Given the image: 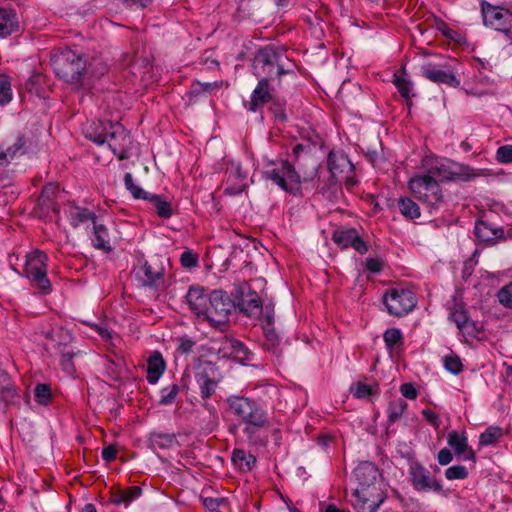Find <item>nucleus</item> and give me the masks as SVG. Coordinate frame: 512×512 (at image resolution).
Listing matches in <instances>:
<instances>
[{
	"instance_id": "58",
	"label": "nucleus",
	"mask_w": 512,
	"mask_h": 512,
	"mask_svg": "<svg viewBox=\"0 0 512 512\" xmlns=\"http://www.w3.org/2000/svg\"><path fill=\"white\" fill-rule=\"evenodd\" d=\"M453 459L452 453L449 449L443 448L438 452L437 460L440 465H448Z\"/></svg>"
},
{
	"instance_id": "2",
	"label": "nucleus",
	"mask_w": 512,
	"mask_h": 512,
	"mask_svg": "<svg viewBox=\"0 0 512 512\" xmlns=\"http://www.w3.org/2000/svg\"><path fill=\"white\" fill-rule=\"evenodd\" d=\"M304 165L300 159H297V169L288 161L272 163L265 171L263 177L270 180L284 191L293 192L298 190L302 182H308L314 179L317 174V165L310 156L304 158Z\"/></svg>"
},
{
	"instance_id": "45",
	"label": "nucleus",
	"mask_w": 512,
	"mask_h": 512,
	"mask_svg": "<svg viewBox=\"0 0 512 512\" xmlns=\"http://www.w3.org/2000/svg\"><path fill=\"white\" fill-rule=\"evenodd\" d=\"M11 83L7 76H0V105H6L12 100Z\"/></svg>"
},
{
	"instance_id": "40",
	"label": "nucleus",
	"mask_w": 512,
	"mask_h": 512,
	"mask_svg": "<svg viewBox=\"0 0 512 512\" xmlns=\"http://www.w3.org/2000/svg\"><path fill=\"white\" fill-rule=\"evenodd\" d=\"M394 85L398 89L400 95L406 99L407 104H411L410 96H411V90H412V82L405 78L403 75L400 74H394Z\"/></svg>"
},
{
	"instance_id": "49",
	"label": "nucleus",
	"mask_w": 512,
	"mask_h": 512,
	"mask_svg": "<svg viewBox=\"0 0 512 512\" xmlns=\"http://www.w3.org/2000/svg\"><path fill=\"white\" fill-rule=\"evenodd\" d=\"M468 476V471L463 465H455L446 469L445 477L448 480L465 479Z\"/></svg>"
},
{
	"instance_id": "47",
	"label": "nucleus",
	"mask_w": 512,
	"mask_h": 512,
	"mask_svg": "<svg viewBox=\"0 0 512 512\" xmlns=\"http://www.w3.org/2000/svg\"><path fill=\"white\" fill-rule=\"evenodd\" d=\"M443 362L446 370L453 374H459L463 369L462 362L456 355L450 354L445 356Z\"/></svg>"
},
{
	"instance_id": "48",
	"label": "nucleus",
	"mask_w": 512,
	"mask_h": 512,
	"mask_svg": "<svg viewBox=\"0 0 512 512\" xmlns=\"http://www.w3.org/2000/svg\"><path fill=\"white\" fill-rule=\"evenodd\" d=\"M178 386L175 384H172L170 386H167L161 390V396H160V404L162 405H168L174 402L177 394H178Z\"/></svg>"
},
{
	"instance_id": "1",
	"label": "nucleus",
	"mask_w": 512,
	"mask_h": 512,
	"mask_svg": "<svg viewBox=\"0 0 512 512\" xmlns=\"http://www.w3.org/2000/svg\"><path fill=\"white\" fill-rule=\"evenodd\" d=\"M355 477L358 486L354 490V509L358 512H376L386 499L377 466L373 462H362L355 469Z\"/></svg>"
},
{
	"instance_id": "13",
	"label": "nucleus",
	"mask_w": 512,
	"mask_h": 512,
	"mask_svg": "<svg viewBox=\"0 0 512 512\" xmlns=\"http://www.w3.org/2000/svg\"><path fill=\"white\" fill-rule=\"evenodd\" d=\"M114 155L120 160L128 157V151L131 148L132 140L127 130L118 122L110 126L107 141L105 142Z\"/></svg>"
},
{
	"instance_id": "22",
	"label": "nucleus",
	"mask_w": 512,
	"mask_h": 512,
	"mask_svg": "<svg viewBox=\"0 0 512 512\" xmlns=\"http://www.w3.org/2000/svg\"><path fill=\"white\" fill-rule=\"evenodd\" d=\"M271 94L269 84L265 79H259V82L252 92L248 109L255 112L259 107L269 102Z\"/></svg>"
},
{
	"instance_id": "34",
	"label": "nucleus",
	"mask_w": 512,
	"mask_h": 512,
	"mask_svg": "<svg viewBox=\"0 0 512 512\" xmlns=\"http://www.w3.org/2000/svg\"><path fill=\"white\" fill-rule=\"evenodd\" d=\"M398 207L401 214L407 219H416L421 215L417 203L408 197H401L398 200Z\"/></svg>"
},
{
	"instance_id": "11",
	"label": "nucleus",
	"mask_w": 512,
	"mask_h": 512,
	"mask_svg": "<svg viewBox=\"0 0 512 512\" xmlns=\"http://www.w3.org/2000/svg\"><path fill=\"white\" fill-rule=\"evenodd\" d=\"M481 12L486 26L503 32L512 39V11L487 2L481 3Z\"/></svg>"
},
{
	"instance_id": "23",
	"label": "nucleus",
	"mask_w": 512,
	"mask_h": 512,
	"mask_svg": "<svg viewBox=\"0 0 512 512\" xmlns=\"http://www.w3.org/2000/svg\"><path fill=\"white\" fill-rule=\"evenodd\" d=\"M93 233L91 237L92 244L95 248L109 252L112 250L110 237L107 228L97 219L93 221Z\"/></svg>"
},
{
	"instance_id": "9",
	"label": "nucleus",
	"mask_w": 512,
	"mask_h": 512,
	"mask_svg": "<svg viewBox=\"0 0 512 512\" xmlns=\"http://www.w3.org/2000/svg\"><path fill=\"white\" fill-rule=\"evenodd\" d=\"M47 256L41 251H33L26 256L24 264V275L33 281L42 293H49L51 290L50 281L46 276Z\"/></svg>"
},
{
	"instance_id": "32",
	"label": "nucleus",
	"mask_w": 512,
	"mask_h": 512,
	"mask_svg": "<svg viewBox=\"0 0 512 512\" xmlns=\"http://www.w3.org/2000/svg\"><path fill=\"white\" fill-rule=\"evenodd\" d=\"M351 165L347 155L341 151H332L328 156V167L333 175L340 173L346 166Z\"/></svg>"
},
{
	"instance_id": "27",
	"label": "nucleus",
	"mask_w": 512,
	"mask_h": 512,
	"mask_svg": "<svg viewBox=\"0 0 512 512\" xmlns=\"http://www.w3.org/2000/svg\"><path fill=\"white\" fill-rule=\"evenodd\" d=\"M474 233L476 237L482 242H491L498 237H501L503 231L491 227L486 221L479 220L475 224Z\"/></svg>"
},
{
	"instance_id": "44",
	"label": "nucleus",
	"mask_w": 512,
	"mask_h": 512,
	"mask_svg": "<svg viewBox=\"0 0 512 512\" xmlns=\"http://www.w3.org/2000/svg\"><path fill=\"white\" fill-rule=\"evenodd\" d=\"M141 494V489L138 487H131L126 491H123L116 495L113 499L115 504L128 505L131 501L137 499Z\"/></svg>"
},
{
	"instance_id": "26",
	"label": "nucleus",
	"mask_w": 512,
	"mask_h": 512,
	"mask_svg": "<svg viewBox=\"0 0 512 512\" xmlns=\"http://www.w3.org/2000/svg\"><path fill=\"white\" fill-rule=\"evenodd\" d=\"M359 266V276L367 274V278H369L370 275L379 274L383 270L385 262L377 255H369L365 259L360 260Z\"/></svg>"
},
{
	"instance_id": "10",
	"label": "nucleus",
	"mask_w": 512,
	"mask_h": 512,
	"mask_svg": "<svg viewBox=\"0 0 512 512\" xmlns=\"http://www.w3.org/2000/svg\"><path fill=\"white\" fill-rule=\"evenodd\" d=\"M383 303L389 314L401 317L415 307L416 298L410 290L391 288L385 293Z\"/></svg>"
},
{
	"instance_id": "57",
	"label": "nucleus",
	"mask_w": 512,
	"mask_h": 512,
	"mask_svg": "<svg viewBox=\"0 0 512 512\" xmlns=\"http://www.w3.org/2000/svg\"><path fill=\"white\" fill-rule=\"evenodd\" d=\"M153 0H121L123 5L131 9H142L147 7Z\"/></svg>"
},
{
	"instance_id": "3",
	"label": "nucleus",
	"mask_w": 512,
	"mask_h": 512,
	"mask_svg": "<svg viewBox=\"0 0 512 512\" xmlns=\"http://www.w3.org/2000/svg\"><path fill=\"white\" fill-rule=\"evenodd\" d=\"M293 64L274 47L268 46L258 51L253 62V74L267 82L293 72Z\"/></svg>"
},
{
	"instance_id": "42",
	"label": "nucleus",
	"mask_w": 512,
	"mask_h": 512,
	"mask_svg": "<svg viewBox=\"0 0 512 512\" xmlns=\"http://www.w3.org/2000/svg\"><path fill=\"white\" fill-rule=\"evenodd\" d=\"M379 394L378 385H367L362 382H357L354 396L359 399L371 400L373 397Z\"/></svg>"
},
{
	"instance_id": "53",
	"label": "nucleus",
	"mask_w": 512,
	"mask_h": 512,
	"mask_svg": "<svg viewBox=\"0 0 512 512\" xmlns=\"http://www.w3.org/2000/svg\"><path fill=\"white\" fill-rule=\"evenodd\" d=\"M496 159L500 163L512 162V145H503L497 149Z\"/></svg>"
},
{
	"instance_id": "54",
	"label": "nucleus",
	"mask_w": 512,
	"mask_h": 512,
	"mask_svg": "<svg viewBox=\"0 0 512 512\" xmlns=\"http://www.w3.org/2000/svg\"><path fill=\"white\" fill-rule=\"evenodd\" d=\"M55 187L53 185H49L45 187L41 193V196L38 201L39 206H45L48 208L52 207L53 203L50 199V195L54 193Z\"/></svg>"
},
{
	"instance_id": "56",
	"label": "nucleus",
	"mask_w": 512,
	"mask_h": 512,
	"mask_svg": "<svg viewBox=\"0 0 512 512\" xmlns=\"http://www.w3.org/2000/svg\"><path fill=\"white\" fill-rule=\"evenodd\" d=\"M369 250V245L359 235L354 233V251L363 255Z\"/></svg>"
},
{
	"instance_id": "6",
	"label": "nucleus",
	"mask_w": 512,
	"mask_h": 512,
	"mask_svg": "<svg viewBox=\"0 0 512 512\" xmlns=\"http://www.w3.org/2000/svg\"><path fill=\"white\" fill-rule=\"evenodd\" d=\"M52 66L56 75L68 83H79L86 67L81 55L71 49H64L55 54Z\"/></svg>"
},
{
	"instance_id": "7",
	"label": "nucleus",
	"mask_w": 512,
	"mask_h": 512,
	"mask_svg": "<svg viewBox=\"0 0 512 512\" xmlns=\"http://www.w3.org/2000/svg\"><path fill=\"white\" fill-rule=\"evenodd\" d=\"M409 189L413 195L427 208L438 210L444 202L438 181L432 175H417L409 181Z\"/></svg>"
},
{
	"instance_id": "19",
	"label": "nucleus",
	"mask_w": 512,
	"mask_h": 512,
	"mask_svg": "<svg viewBox=\"0 0 512 512\" xmlns=\"http://www.w3.org/2000/svg\"><path fill=\"white\" fill-rule=\"evenodd\" d=\"M221 349L225 356L233 358L242 364H245L250 360L251 352L240 341L234 339H226L222 343Z\"/></svg>"
},
{
	"instance_id": "15",
	"label": "nucleus",
	"mask_w": 512,
	"mask_h": 512,
	"mask_svg": "<svg viewBox=\"0 0 512 512\" xmlns=\"http://www.w3.org/2000/svg\"><path fill=\"white\" fill-rule=\"evenodd\" d=\"M357 146L367 159L375 166L382 157V143L376 132L360 134Z\"/></svg>"
},
{
	"instance_id": "12",
	"label": "nucleus",
	"mask_w": 512,
	"mask_h": 512,
	"mask_svg": "<svg viewBox=\"0 0 512 512\" xmlns=\"http://www.w3.org/2000/svg\"><path fill=\"white\" fill-rule=\"evenodd\" d=\"M409 480L416 491H433L437 493L442 491L441 482L431 477L430 472L419 462H413L410 464Z\"/></svg>"
},
{
	"instance_id": "62",
	"label": "nucleus",
	"mask_w": 512,
	"mask_h": 512,
	"mask_svg": "<svg viewBox=\"0 0 512 512\" xmlns=\"http://www.w3.org/2000/svg\"><path fill=\"white\" fill-rule=\"evenodd\" d=\"M263 331L265 333V336L266 338L272 343L274 344V342L277 340V335L274 331V328L272 327V325L269 327L267 325H263Z\"/></svg>"
},
{
	"instance_id": "59",
	"label": "nucleus",
	"mask_w": 512,
	"mask_h": 512,
	"mask_svg": "<svg viewBox=\"0 0 512 512\" xmlns=\"http://www.w3.org/2000/svg\"><path fill=\"white\" fill-rule=\"evenodd\" d=\"M102 458L106 462H111L116 458L117 448L113 445H109L102 450Z\"/></svg>"
},
{
	"instance_id": "38",
	"label": "nucleus",
	"mask_w": 512,
	"mask_h": 512,
	"mask_svg": "<svg viewBox=\"0 0 512 512\" xmlns=\"http://www.w3.org/2000/svg\"><path fill=\"white\" fill-rule=\"evenodd\" d=\"M332 240L340 249H347L352 246V230L337 228L333 232Z\"/></svg>"
},
{
	"instance_id": "46",
	"label": "nucleus",
	"mask_w": 512,
	"mask_h": 512,
	"mask_svg": "<svg viewBox=\"0 0 512 512\" xmlns=\"http://www.w3.org/2000/svg\"><path fill=\"white\" fill-rule=\"evenodd\" d=\"M60 354V363L63 368V370L68 374L71 375L75 372V367L72 363V358L76 355L72 350L67 351H59Z\"/></svg>"
},
{
	"instance_id": "24",
	"label": "nucleus",
	"mask_w": 512,
	"mask_h": 512,
	"mask_svg": "<svg viewBox=\"0 0 512 512\" xmlns=\"http://www.w3.org/2000/svg\"><path fill=\"white\" fill-rule=\"evenodd\" d=\"M451 320L460 331L471 334L475 330V324L469 320L466 310L460 305H455L450 313Z\"/></svg>"
},
{
	"instance_id": "43",
	"label": "nucleus",
	"mask_w": 512,
	"mask_h": 512,
	"mask_svg": "<svg viewBox=\"0 0 512 512\" xmlns=\"http://www.w3.org/2000/svg\"><path fill=\"white\" fill-rule=\"evenodd\" d=\"M0 401L9 402L15 396V388L10 383L8 375L4 372L0 373Z\"/></svg>"
},
{
	"instance_id": "41",
	"label": "nucleus",
	"mask_w": 512,
	"mask_h": 512,
	"mask_svg": "<svg viewBox=\"0 0 512 512\" xmlns=\"http://www.w3.org/2000/svg\"><path fill=\"white\" fill-rule=\"evenodd\" d=\"M124 184L126 189L132 194L135 199L147 200L150 192L143 190L140 186L136 185L133 181L131 173H126L124 176Z\"/></svg>"
},
{
	"instance_id": "50",
	"label": "nucleus",
	"mask_w": 512,
	"mask_h": 512,
	"mask_svg": "<svg viewBox=\"0 0 512 512\" xmlns=\"http://www.w3.org/2000/svg\"><path fill=\"white\" fill-rule=\"evenodd\" d=\"M180 262L184 268L191 269L198 266V256L191 250H185L180 256Z\"/></svg>"
},
{
	"instance_id": "5",
	"label": "nucleus",
	"mask_w": 512,
	"mask_h": 512,
	"mask_svg": "<svg viewBox=\"0 0 512 512\" xmlns=\"http://www.w3.org/2000/svg\"><path fill=\"white\" fill-rule=\"evenodd\" d=\"M230 411L250 428L261 429L269 425L266 411L255 401L241 396H230L227 399Z\"/></svg>"
},
{
	"instance_id": "35",
	"label": "nucleus",
	"mask_w": 512,
	"mask_h": 512,
	"mask_svg": "<svg viewBox=\"0 0 512 512\" xmlns=\"http://www.w3.org/2000/svg\"><path fill=\"white\" fill-rule=\"evenodd\" d=\"M384 342L389 350L401 348L403 346V335L398 328H389L383 334Z\"/></svg>"
},
{
	"instance_id": "14",
	"label": "nucleus",
	"mask_w": 512,
	"mask_h": 512,
	"mask_svg": "<svg viewBox=\"0 0 512 512\" xmlns=\"http://www.w3.org/2000/svg\"><path fill=\"white\" fill-rule=\"evenodd\" d=\"M246 172L242 171L238 161H229L226 168V180L224 182V193L235 196L246 189Z\"/></svg>"
},
{
	"instance_id": "28",
	"label": "nucleus",
	"mask_w": 512,
	"mask_h": 512,
	"mask_svg": "<svg viewBox=\"0 0 512 512\" xmlns=\"http://www.w3.org/2000/svg\"><path fill=\"white\" fill-rule=\"evenodd\" d=\"M240 306L241 310L249 317H259L262 315L261 301L255 292L242 298Z\"/></svg>"
},
{
	"instance_id": "36",
	"label": "nucleus",
	"mask_w": 512,
	"mask_h": 512,
	"mask_svg": "<svg viewBox=\"0 0 512 512\" xmlns=\"http://www.w3.org/2000/svg\"><path fill=\"white\" fill-rule=\"evenodd\" d=\"M407 407L408 405L406 401H404L401 398L391 401L387 409L388 422L392 424L398 421L405 412V410L407 409Z\"/></svg>"
},
{
	"instance_id": "29",
	"label": "nucleus",
	"mask_w": 512,
	"mask_h": 512,
	"mask_svg": "<svg viewBox=\"0 0 512 512\" xmlns=\"http://www.w3.org/2000/svg\"><path fill=\"white\" fill-rule=\"evenodd\" d=\"M18 27L16 15L6 9L0 8V38L7 37Z\"/></svg>"
},
{
	"instance_id": "33",
	"label": "nucleus",
	"mask_w": 512,
	"mask_h": 512,
	"mask_svg": "<svg viewBox=\"0 0 512 512\" xmlns=\"http://www.w3.org/2000/svg\"><path fill=\"white\" fill-rule=\"evenodd\" d=\"M147 201L150 202L157 215L162 218H170L173 214L171 203L160 195L150 194Z\"/></svg>"
},
{
	"instance_id": "20",
	"label": "nucleus",
	"mask_w": 512,
	"mask_h": 512,
	"mask_svg": "<svg viewBox=\"0 0 512 512\" xmlns=\"http://www.w3.org/2000/svg\"><path fill=\"white\" fill-rule=\"evenodd\" d=\"M114 125L110 121L93 122L84 129L86 138L98 145H104L110 132V126Z\"/></svg>"
},
{
	"instance_id": "31",
	"label": "nucleus",
	"mask_w": 512,
	"mask_h": 512,
	"mask_svg": "<svg viewBox=\"0 0 512 512\" xmlns=\"http://www.w3.org/2000/svg\"><path fill=\"white\" fill-rule=\"evenodd\" d=\"M232 461L242 471H250L256 463V458L243 449H236L232 453Z\"/></svg>"
},
{
	"instance_id": "21",
	"label": "nucleus",
	"mask_w": 512,
	"mask_h": 512,
	"mask_svg": "<svg viewBox=\"0 0 512 512\" xmlns=\"http://www.w3.org/2000/svg\"><path fill=\"white\" fill-rule=\"evenodd\" d=\"M166 368L160 352L154 351L147 360V380L150 384H156Z\"/></svg>"
},
{
	"instance_id": "8",
	"label": "nucleus",
	"mask_w": 512,
	"mask_h": 512,
	"mask_svg": "<svg viewBox=\"0 0 512 512\" xmlns=\"http://www.w3.org/2000/svg\"><path fill=\"white\" fill-rule=\"evenodd\" d=\"M233 307L234 304L227 293L214 290L209 293V302H207L200 320L208 322L213 327L220 328L228 322Z\"/></svg>"
},
{
	"instance_id": "37",
	"label": "nucleus",
	"mask_w": 512,
	"mask_h": 512,
	"mask_svg": "<svg viewBox=\"0 0 512 512\" xmlns=\"http://www.w3.org/2000/svg\"><path fill=\"white\" fill-rule=\"evenodd\" d=\"M462 167H459V171L457 170H448L444 166L432 168L427 175H432L434 179L438 178L440 181L444 180H455L460 176H466L468 178V174H463L461 171Z\"/></svg>"
},
{
	"instance_id": "25",
	"label": "nucleus",
	"mask_w": 512,
	"mask_h": 512,
	"mask_svg": "<svg viewBox=\"0 0 512 512\" xmlns=\"http://www.w3.org/2000/svg\"><path fill=\"white\" fill-rule=\"evenodd\" d=\"M69 219L71 225L77 228L84 225L88 227L90 223L93 225V221H96L97 218L85 208L71 207L69 209Z\"/></svg>"
},
{
	"instance_id": "4",
	"label": "nucleus",
	"mask_w": 512,
	"mask_h": 512,
	"mask_svg": "<svg viewBox=\"0 0 512 512\" xmlns=\"http://www.w3.org/2000/svg\"><path fill=\"white\" fill-rule=\"evenodd\" d=\"M165 262L168 263V259L139 260L134 268L138 283L156 291L167 289L171 285V280L166 273Z\"/></svg>"
},
{
	"instance_id": "61",
	"label": "nucleus",
	"mask_w": 512,
	"mask_h": 512,
	"mask_svg": "<svg viewBox=\"0 0 512 512\" xmlns=\"http://www.w3.org/2000/svg\"><path fill=\"white\" fill-rule=\"evenodd\" d=\"M258 318L262 321V325L271 326L273 323V311L269 308H266L265 312L262 311V315H260Z\"/></svg>"
},
{
	"instance_id": "18",
	"label": "nucleus",
	"mask_w": 512,
	"mask_h": 512,
	"mask_svg": "<svg viewBox=\"0 0 512 512\" xmlns=\"http://www.w3.org/2000/svg\"><path fill=\"white\" fill-rule=\"evenodd\" d=\"M422 75L434 83H442L450 87H458L460 85V81L452 72L444 71L432 64L422 67Z\"/></svg>"
},
{
	"instance_id": "16",
	"label": "nucleus",
	"mask_w": 512,
	"mask_h": 512,
	"mask_svg": "<svg viewBox=\"0 0 512 512\" xmlns=\"http://www.w3.org/2000/svg\"><path fill=\"white\" fill-rule=\"evenodd\" d=\"M186 303L189 309L200 319L204 314L207 302H209V293L204 287L194 285L191 286L186 293Z\"/></svg>"
},
{
	"instance_id": "51",
	"label": "nucleus",
	"mask_w": 512,
	"mask_h": 512,
	"mask_svg": "<svg viewBox=\"0 0 512 512\" xmlns=\"http://www.w3.org/2000/svg\"><path fill=\"white\" fill-rule=\"evenodd\" d=\"M498 300L505 307L512 308V283L500 289L498 292Z\"/></svg>"
},
{
	"instance_id": "63",
	"label": "nucleus",
	"mask_w": 512,
	"mask_h": 512,
	"mask_svg": "<svg viewBox=\"0 0 512 512\" xmlns=\"http://www.w3.org/2000/svg\"><path fill=\"white\" fill-rule=\"evenodd\" d=\"M203 505L209 510L213 511L219 506V500L216 498L207 497L203 499Z\"/></svg>"
},
{
	"instance_id": "39",
	"label": "nucleus",
	"mask_w": 512,
	"mask_h": 512,
	"mask_svg": "<svg viewBox=\"0 0 512 512\" xmlns=\"http://www.w3.org/2000/svg\"><path fill=\"white\" fill-rule=\"evenodd\" d=\"M501 437L502 429L500 427L491 426L480 434L479 444L481 446H489L498 442Z\"/></svg>"
},
{
	"instance_id": "52",
	"label": "nucleus",
	"mask_w": 512,
	"mask_h": 512,
	"mask_svg": "<svg viewBox=\"0 0 512 512\" xmlns=\"http://www.w3.org/2000/svg\"><path fill=\"white\" fill-rule=\"evenodd\" d=\"M34 394L37 402H39L40 404H45L50 398L51 392L48 385L38 384L35 387Z\"/></svg>"
},
{
	"instance_id": "64",
	"label": "nucleus",
	"mask_w": 512,
	"mask_h": 512,
	"mask_svg": "<svg viewBox=\"0 0 512 512\" xmlns=\"http://www.w3.org/2000/svg\"><path fill=\"white\" fill-rule=\"evenodd\" d=\"M422 414L427 421H429L430 423H432L434 425L437 424L438 415L436 413H434L431 410H423Z\"/></svg>"
},
{
	"instance_id": "30",
	"label": "nucleus",
	"mask_w": 512,
	"mask_h": 512,
	"mask_svg": "<svg viewBox=\"0 0 512 512\" xmlns=\"http://www.w3.org/2000/svg\"><path fill=\"white\" fill-rule=\"evenodd\" d=\"M23 147L24 140L22 137L18 136L11 145H8L6 148H0V166L6 165L14 159L22 152Z\"/></svg>"
},
{
	"instance_id": "60",
	"label": "nucleus",
	"mask_w": 512,
	"mask_h": 512,
	"mask_svg": "<svg viewBox=\"0 0 512 512\" xmlns=\"http://www.w3.org/2000/svg\"><path fill=\"white\" fill-rule=\"evenodd\" d=\"M91 327L99 334L104 340L112 338V332L105 326L99 324H92Z\"/></svg>"
},
{
	"instance_id": "17",
	"label": "nucleus",
	"mask_w": 512,
	"mask_h": 512,
	"mask_svg": "<svg viewBox=\"0 0 512 512\" xmlns=\"http://www.w3.org/2000/svg\"><path fill=\"white\" fill-rule=\"evenodd\" d=\"M447 442L457 456L462 457L463 460L475 461V452L468 446L464 432L461 434L457 431L449 432Z\"/></svg>"
},
{
	"instance_id": "55",
	"label": "nucleus",
	"mask_w": 512,
	"mask_h": 512,
	"mask_svg": "<svg viewBox=\"0 0 512 512\" xmlns=\"http://www.w3.org/2000/svg\"><path fill=\"white\" fill-rule=\"evenodd\" d=\"M401 394L407 399H416L418 392L412 383H404L400 387Z\"/></svg>"
}]
</instances>
